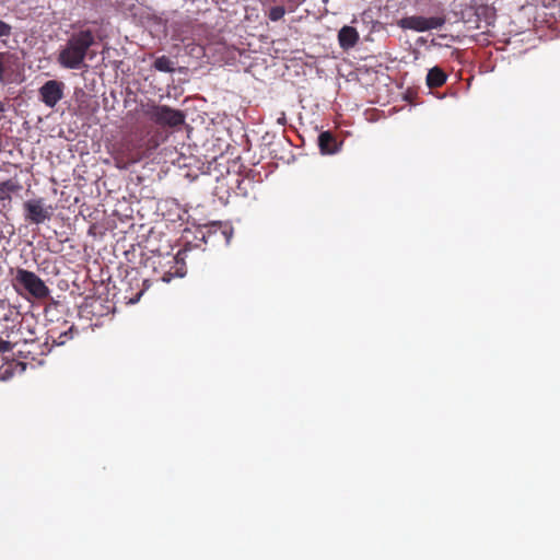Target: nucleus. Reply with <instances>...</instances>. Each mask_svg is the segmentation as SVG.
<instances>
[{"label": "nucleus", "instance_id": "obj_12", "mask_svg": "<svg viewBox=\"0 0 560 560\" xmlns=\"http://www.w3.org/2000/svg\"><path fill=\"white\" fill-rule=\"evenodd\" d=\"M22 189V185L15 179H7L0 183V201H11V195Z\"/></svg>", "mask_w": 560, "mask_h": 560}, {"label": "nucleus", "instance_id": "obj_3", "mask_svg": "<svg viewBox=\"0 0 560 560\" xmlns=\"http://www.w3.org/2000/svg\"><path fill=\"white\" fill-rule=\"evenodd\" d=\"M144 115L162 128L176 129L185 124L186 114L167 105L151 104L143 110Z\"/></svg>", "mask_w": 560, "mask_h": 560}, {"label": "nucleus", "instance_id": "obj_8", "mask_svg": "<svg viewBox=\"0 0 560 560\" xmlns=\"http://www.w3.org/2000/svg\"><path fill=\"white\" fill-rule=\"evenodd\" d=\"M65 84L57 80L45 82L39 89L40 101L48 107L52 108L63 97Z\"/></svg>", "mask_w": 560, "mask_h": 560}, {"label": "nucleus", "instance_id": "obj_16", "mask_svg": "<svg viewBox=\"0 0 560 560\" xmlns=\"http://www.w3.org/2000/svg\"><path fill=\"white\" fill-rule=\"evenodd\" d=\"M73 325L69 326L66 330L60 331L58 336H56V330L50 329L48 331V338L52 340V342L57 346L65 345L68 340L72 338L73 334Z\"/></svg>", "mask_w": 560, "mask_h": 560}, {"label": "nucleus", "instance_id": "obj_11", "mask_svg": "<svg viewBox=\"0 0 560 560\" xmlns=\"http://www.w3.org/2000/svg\"><path fill=\"white\" fill-rule=\"evenodd\" d=\"M446 80H447L446 72L438 66L431 68L428 71V74L425 78L427 85L430 89L441 88L442 85L445 84Z\"/></svg>", "mask_w": 560, "mask_h": 560}, {"label": "nucleus", "instance_id": "obj_17", "mask_svg": "<svg viewBox=\"0 0 560 560\" xmlns=\"http://www.w3.org/2000/svg\"><path fill=\"white\" fill-rule=\"evenodd\" d=\"M153 68L160 72L172 73L175 71L174 62L167 56H160L153 62Z\"/></svg>", "mask_w": 560, "mask_h": 560}, {"label": "nucleus", "instance_id": "obj_18", "mask_svg": "<svg viewBox=\"0 0 560 560\" xmlns=\"http://www.w3.org/2000/svg\"><path fill=\"white\" fill-rule=\"evenodd\" d=\"M265 15L271 21V22H278L283 19L284 14L288 12L282 7H275V5H261Z\"/></svg>", "mask_w": 560, "mask_h": 560}, {"label": "nucleus", "instance_id": "obj_7", "mask_svg": "<svg viewBox=\"0 0 560 560\" xmlns=\"http://www.w3.org/2000/svg\"><path fill=\"white\" fill-rule=\"evenodd\" d=\"M20 68V58L11 51H0V84L7 85L14 81L13 77Z\"/></svg>", "mask_w": 560, "mask_h": 560}, {"label": "nucleus", "instance_id": "obj_15", "mask_svg": "<svg viewBox=\"0 0 560 560\" xmlns=\"http://www.w3.org/2000/svg\"><path fill=\"white\" fill-rule=\"evenodd\" d=\"M476 16L480 20L483 19L488 25L495 21V9L493 7L481 4L475 9Z\"/></svg>", "mask_w": 560, "mask_h": 560}, {"label": "nucleus", "instance_id": "obj_23", "mask_svg": "<svg viewBox=\"0 0 560 560\" xmlns=\"http://www.w3.org/2000/svg\"><path fill=\"white\" fill-rule=\"evenodd\" d=\"M5 112V104L0 101V114Z\"/></svg>", "mask_w": 560, "mask_h": 560}, {"label": "nucleus", "instance_id": "obj_5", "mask_svg": "<svg viewBox=\"0 0 560 560\" xmlns=\"http://www.w3.org/2000/svg\"><path fill=\"white\" fill-rule=\"evenodd\" d=\"M444 23L445 19L443 16L424 18L420 15H411L398 20L397 25L402 30L427 32L430 30L440 28L444 25Z\"/></svg>", "mask_w": 560, "mask_h": 560}, {"label": "nucleus", "instance_id": "obj_14", "mask_svg": "<svg viewBox=\"0 0 560 560\" xmlns=\"http://www.w3.org/2000/svg\"><path fill=\"white\" fill-rule=\"evenodd\" d=\"M305 0H260L261 5L282 7L288 12H294Z\"/></svg>", "mask_w": 560, "mask_h": 560}, {"label": "nucleus", "instance_id": "obj_10", "mask_svg": "<svg viewBox=\"0 0 560 560\" xmlns=\"http://www.w3.org/2000/svg\"><path fill=\"white\" fill-rule=\"evenodd\" d=\"M359 38L358 31L352 26L345 25L338 32V43L343 50H349L354 47Z\"/></svg>", "mask_w": 560, "mask_h": 560}, {"label": "nucleus", "instance_id": "obj_21", "mask_svg": "<svg viewBox=\"0 0 560 560\" xmlns=\"http://www.w3.org/2000/svg\"><path fill=\"white\" fill-rule=\"evenodd\" d=\"M143 292H144V289H141V290L136 294V296H135V298H130V299H129V300H130V303H137V302L140 300V298H141V295L143 294Z\"/></svg>", "mask_w": 560, "mask_h": 560}, {"label": "nucleus", "instance_id": "obj_22", "mask_svg": "<svg viewBox=\"0 0 560 560\" xmlns=\"http://www.w3.org/2000/svg\"><path fill=\"white\" fill-rule=\"evenodd\" d=\"M285 122H287V118H285L284 114L282 113V116L278 119V124L285 125Z\"/></svg>", "mask_w": 560, "mask_h": 560}, {"label": "nucleus", "instance_id": "obj_19", "mask_svg": "<svg viewBox=\"0 0 560 560\" xmlns=\"http://www.w3.org/2000/svg\"><path fill=\"white\" fill-rule=\"evenodd\" d=\"M12 33V26L0 20V37H7V36H10Z\"/></svg>", "mask_w": 560, "mask_h": 560}, {"label": "nucleus", "instance_id": "obj_9", "mask_svg": "<svg viewBox=\"0 0 560 560\" xmlns=\"http://www.w3.org/2000/svg\"><path fill=\"white\" fill-rule=\"evenodd\" d=\"M164 266H168V268L164 270L161 276V280L163 282L168 283L174 278H183L186 275V265L184 258L180 257V254L167 256Z\"/></svg>", "mask_w": 560, "mask_h": 560}, {"label": "nucleus", "instance_id": "obj_13", "mask_svg": "<svg viewBox=\"0 0 560 560\" xmlns=\"http://www.w3.org/2000/svg\"><path fill=\"white\" fill-rule=\"evenodd\" d=\"M318 145L323 153L331 154L337 150L336 138L329 132L324 131L318 136Z\"/></svg>", "mask_w": 560, "mask_h": 560}, {"label": "nucleus", "instance_id": "obj_1", "mask_svg": "<svg viewBox=\"0 0 560 560\" xmlns=\"http://www.w3.org/2000/svg\"><path fill=\"white\" fill-rule=\"evenodd\" d=\"M95 44V36L91 30H80L72 33L66 44L59 49L57 61L65 69L77 70L85 67L84 60L92 59L95 54L90 52Z\"/></svg>", "mask_w": 560, "mask_h": 560}, {"label": "nucleus", "instance_id": "obj_20", "mask_svg": "<svg viewBox=\"0 0 560 560\" xmlns=\"http://www.w3.org/2000/svg\"><path fill=\"white\" fill-rule=\"evenodd\" d=\"M13 349V345L10 341L0 339V353L9 352Z\"/></svg>", "mask_w": 560, "mask_h": 560}, {"label": "nucleus", "instance_id": "obj_2", "mask_svg": "<svg viewBox=\"0 0 560 560\" xmlns=\"http://www.w3.org/2000/svg\"><path fill=\"white\" fill-rule=\"evenodd\" d=\"M12 285L19 294H23V290L36 300H46L50 295L45 282L35 272L23 268L16 269Z\"/></svg>", "mask_w": 560, "mask_h": 560}, {"label": "nucleus", "instance_id": "obj_6", "mask_svg": "<svg viewBox=\"0 0 560 560\" xmlns=\"http://www.w3.org/2000/svg\"><path fill=\"white\" fill-rule=\"evenodd\" d=\"M24 218L33 224H42L52 217V207L46 206L43 198L27 200L23 203Z\"/></svg>", "mask_w": 560, "mask_h": 560}, {"label": "nucleus", "instance_id": "obj_4", "mask_svg": "<svg viewBox=\"0 0 560 560\" xmlns=\"http://www.w3.org/2000/svg\"><path fill=\"white\" fill-rule=\"evenodd\" d=\"M109 153L119 170H126L142 159L141 149L129 138H125L112 145Z\"/></svg>", "mask_w": 560, "mask_h": 560}]
</instances>
